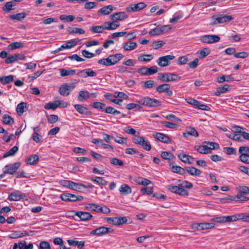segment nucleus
Instances as JSON below:
<instances>
[{"label": "nucleus", "mask_w": 249, "mask_h": 249, "mask_svg": "<svg viewBox=\"0 0 249 249\" xmlns=\"http://www.w3.org/2000/svg\"><path fill=\"white\" fill-rule=\"evenodd\" d=\"M124 55L121 53H116L114 55H110L107 58H103L98 61V64L106 66H110L116 64L120 61Z\"/></svg>", "instance_id": "obj_1"}, {"label": "nucleus", "mask_w": 249, "mask_h": 249, "mask_svg": "<svg viewBox=\"0 0 249 249\" xmlns=\"http://www.w3.org/2000/svg\"><path fill=\"white\" fill-rule=\"evenodd\" d=\"M158 78L163 82H169L178 81L181 79V77L175 73L165 72L159 73Z\"/></svg>", "instance_id": "obj_2"}, {"label": "nucleus", "mask_w": 249, "mask_h": 249, "mask_svg": "<svg viewBox=\"0 0 249 249\" xmlns=\"http://www.w3.org/2000/svg\"><path fill=\"white\" fill-rule=\"evenodd\" d=\"M138 102L141 105L153 107H160L161 105L159 100L148 97L142 98Z\"/></svg>", "instance_id": "obj_3"}, {"label": "nucleus", "mask_w": 249, "mask_h": 249, "mask_svg": "<svg viewBox=\"0 0 249 249\" xmlns=\"http://www.w3.org/2000/svg\"><path fill=\"white\" fill-rule=\"evenodd\" d=\"M85 209L91 212L102 213H108L110 212V209L107 206L101 207L99 205L94 204H88L85 206Z\"/></svg>", "instance_id": "obj_4"}, {"label": "nucleus", "mask_w": 249, "mask_h": 249, "mask_svg": "<svg viewBox=\"0 0 249 249\" xmlns=\"http://www.w3.org/2000/svg\"><path fill=\"white\" fill-rule=\"evenodd\" d=\"M114 231V230L111 228L102 226L91 231L90 234L101 236L108 233H113Z\"/></svg>", "instance_id": "obj_5"}, {"label": "nucleus", "mask_w": 249, "mask_h": 249, "mask_svg": "<svg viewBox=\"0 0 249 249\" xmlns=\"http://www.w3.org/2000/svg\"><path fill=\"white\" fill-rule=\"evenodd\" d=\"M75 87V84L72 83L63 84L59 89V93L62 96H68Z\"/></svg>", "instance_id": "obj_6"}, {"label": "nucleus", "mask_w": 249, "mask_h": 249, "mask_svg": "<svg viewBox=\"0 0 249 249\" xmlns=\"http://www.w3.org/2000/svg\"><path fill=\"white\" fill-rule=\"evenodd\" d=\"M132 141L134 143L141 145L146 151H150L151 149L150 142L145 141L143 137L137 136L134 138Z\"/></svg>", "instance_id": "obj_7"}, {"label": "nucleus", "mask_w": 249, "mask_h": 249, "mask_svg": "<svg viewBox=\"0 0 249 249\" xmlns=\"http://www.w3.org/2000/svg\"><path fill=\"white\" fill-rule=\"evenodd\" d=\"M220 39L219 36L215 35H204L200 37V41L207 44H212L218 42Z\"/></svg>", "instance_id": "obj_8"}, {"label": "nucleus", "mask_w": 249, "mask_h": 249, "mask_svg": "<svg viewBox=\"0 0 249 249\" xmlns=\"http://www.w3.org/2000/svg\"><path fill=\"white\" fill-rule=\"evenodd\" d=\"M175 58V56L173 55H167L160 57L157 60V63L161 67H164L168 66L170 64V60Z\"/></svg>", "instance_id": "obj_9"}, {"label": "nucleus", "mask_w": 249, "mask_h": 249, "mask_svg": "<svg viewBox=\"0 0 249 249\" xmlns=\"http://www.w3.org/2000/svg\"><path fill=\"white\" fill-rule=\"evenodd\" d=\"M60 198L65 201H80L84 199L83 196H75V195L70 193H63L61 195Z\"/></svg>", "instance_id": "obj_10"}, {"label": "nucleus", "mask_w": 249, "mask_h": 249, "mask_svg": "<svg viewBox=\"0 0 249 249\" xmlns=\"http://www.w3.org/2000/svg\"><path fill=\"white\" fill-rule=\"evenodd\" d=\"M147 5L143 2H140L137 3H132L129 6L126 7V11L128 12H138L144 9Z\"/></svg>", "instance_id": "obj_11"}, {"label": "nucleus", "mask_w": 249, "mask_h": 249, "mask_svg": "<svg viewBox=\"0 0 249 249\" xmlns=\"http://www.w3.org/2000/svg\"><path fill=\"white\" fill-rule=\"evenodd\" d=\"M128 18V15L124 12H119L113 13L109 16V18L118 23V21H123Z\"/></svg>", "instance_id": "obj_12"}, {"label": "nucleus", "mask_w": 249, "mask_h": 249, "mask_svg": "<svg viewBox=\"0 0 249 249\" xmlns=\"http://www.w3.org/2000/svg\"><path fill=\"white\" fill-rule=\"evenodd\" d=\"M20 166V162H16L12 164L7 165L5 166L6 170L3 172V173L4 175L6 174L13 175L19 169Z\"/></svg>", "instance_id": "obj_13"}, {"label": "nucleus", "mask_w": 249, "mask_h": 249, "mask_svg": "<svg viewBox=\"0 0 249 249\" xmlns=\"http://www.w3.org/2000/svg\"><path fill=\"white\" fill-rule=\"evenodd\" d=\"M154 137L157 140L165 143H171V138L166 134L156 132L153 134Z\"/></svg>", "instance_id": "obj_14"}, {"label": "nucleus", "mask_w": 249, "mask_h": 249, "mask_svg": "<svg viewBox=\"0 0 249 249\" xmlns=\"http://www.w3.org/2000/svg\"><path fill=\"white\" fill-rule=\"evenodd\" d=\"M214 21L213 22V24L215 25L218 23H223L227 22H229L233 19V18L231 16L225 15L223 16L214 18L213 17Z\"/></svg>", "instance_id": "obj_15"}, {"label": "nucleus", "mask_w": 249, "mask_h": 249, "mask_svg": "<svg viewBox=\"0 0 249 249\" xmlns=\"http://www.w3.org/2000/svg\"><path fill=\"white\" fill-rule=\"evenodd\" d=\"M77 75L83 78L87 77H94L96 75V73L91 69H87L80 71Z\"/></svg>", "instance_id": "obj_16"}, {"label": "nucleus", "mask_w": 249, "mask_h": 249, "mask_svg": "<svg viewBox=\"0 0 249 249\" xmlns=\"http://www.w3.org/2000/svg\"><path fill=\"white\" fill-rule=\"evenodd\" d=\"M214 227V224L213 223H196L193 225V228L196 229L197 230L211 229Z\"/></svg>", "instance_id": "obj_17"}, {"label": "nucleus", "mask_w": 249, "mask_h": 249, "mask_svg": "<svg viewBox=\"0 0 249 249\" xmlns=\"http://www.w3.org/2000/svg\"><path fill=\"white\" fill-rule=\"evenodd\" d=\"M178 157L183 162L186 164H191L194 161V158L192 156L187 155L184 153H180L178 154Z\"/></svg>", "instance_id": "obj_18"}, {"label": "nucleus", "mask_w": 249, "mask_h": 249, "mask_svg": "<svg viewBox=\"0 0 249 249\" xmlns=\"http://www.w3.org/2000/svg\"><path fill=\"white\" fill-rule=\"evenodd\" d=\"M74 107L80 114L89 116L92 114L91 112L87 107H84L82 105H74Z\"/></svg>", "instance_id": "obj_19"}, {"label": "nucleus", "mask_w": 249, "mask_h": 249, "mask_svg": "<svg viewBox=\"0 0 249 249\" xmlns=\"http://www.w3.org/2000/svg\"><path fill=\"white\" fill-rule=\"evenodd\" d=\"M113 10L114 7L111 5L105 6L98 11L97 14L99 15H107L111 13Z\"/></svg>", "instance_id": "obj_20"}, {"label": "nucleus", "mask_w": 249, "mask_h": 249, "mask_svg": "<svg viewBox=\"0 0 249 249\" xmlns=\"http://www.w3.org/2000/svg\"><path fill=\"white\" fill-rule=\"evenodd\" d=\"M75 215L78 216L82 221L89 220L92 217V215L90 213L81 211L76 212Z\"/></svg>", "instance_id": "obj_21"}, {"label": "nucleus", "mask_w": 249, "mask_h": 249, "mask_svg": "<svg viewBox=\"0 0 249 249\" xmlns=\"http://www.w3.org/2000/svg\"><path fill=\"white\" fill-rule=\"evenodd\" d=\"M61 105V101L59 100H55L53 102H50L46 104L44 106V108L46 109H53L55 110L58 107H60Z\"/></svg>", "instance_id": "obj_22"}, {"label": "nucleus", "mask_w": 249, "mask_h": 249, "mask_svg": "<svg viewBox=\"0 0 249 249\" xmlns=\"http://www.w3.org/2000/svg\"><path fill=\"white\" fill-rule=\"evenodd\" d=\"M103 24L105 29L107 30H115L120 26L119 23H116L114 21H112V22H105Z\"/></svg>", "instance_id": "obj_23"}, {"label": "nucleus", "mask_w": 249, "mask_h": 249, "mask_svg": "<svg viewBox=\"0 0 249 249\" xmlns=\"http://www.w3.org/2000/svg\"><path fill=\"white\" fill-rule=\"evenodd\" d=\"M90 179L97 184L102 186H106L108 183V182L103 177H92L90 178Z\"/></svg>", "instance_id": "obj_24"}, {"label": "nucleus", "mask_w": 249, "mask_h": 249, "mask_svg": "<svg viewBox=\"0 0 249 249\" xmlns=\"http://www.w3.org/2000/svg\"><path fill=\"white\" fill-rule=\"evenodd\" d=\"M183 135L184 137H187L188 135L197 137L198 133L194 127H190L186 128V132L183 133Z\"/></svg>", "instance_id": "obj_25"}, {"label": "nucleus", "mask_w": 249, "mask_h": 249, "mask_svg": "<svg viewBox=\"0 0 249 249\" xmlns=\"http://www.w3.org/2000/svg\"><path fill=\"white\" fill-rule=\"evenodd\" d=\"M137 46L136 42L129 41L124 43L123 48L125 51H131L135 49Z\"/></svg>", "instance_id": "obj_26"}, {"label": "nucleus", "mask_w": 249, "mask_h": 249, "mask_svg": "<svg viewBox=\"0 0 249 249\" xmlns=\"http://www.w3.org/2000/svg\"><path fill=\"white\" fill-rule=\"evenodd\" d=\"M186 172L192 176H199L201 174V171L196 168L190 166L185 168Z\"/></svg>", "instance_id": "obj_27"}, {"label": "nucleus", "mask_w": 249, "mask_h": 249, "mask_svg": "<svg viewBox=\"0 0 249 249\" xmlns=\"http://www.w3.org/2000/svg\"><path fill=\"white\" fill-rule=\"evenodd\" d=\"M39 157L38 155L36 154L32 155L27 158L26 163L30 165H35L37 163Z\"/></svg>", "instance_id": "obj_28"}, {"label": "nucleus", "mask_w": 249, "mask_h": 249, "mask_svg": "<svg viewBox=\"0 0 249 249\" xmlns=\"http://www.w3.org/2000/svg\"><path fill=\"white\" fill-rule=\"evenodd\" d=\"M90 94L87 90H81L79 92L77 96V99L79 102H82L83 99H87L89 98Z\"/></svg>", "instance_id": "obj_29"}, {"label": "nucleus", "mask_w": 249, "mask_h": 249, "mask_svg": "<svg viewBox=\"0 0 249 249\" xmlns=\"http://www.w3.org/2000/svg\"><path fill=\"white\" fill-rule=\"evenodd\" d=\"M231 86L229 85H225L222 87H218L215 93V95L219 96L221 94L224 93L230 89Z\"/></svg>", "instance_id": "obj_30"}, {"label": "nucleus", "mask_w": 249, "mask_h": 249, "mask_svg": "<svg viewBox=\"0 0 249 249\" xmlns=\"http://www.w3.org/2000/svg\"><path fill=\"white\" fill-rule=\"evenodd\" d=\"M119 191L121 194L124 195H127L131 193L132 190L127 184H124L120 186Z\"/></svg>", "instance_id": "obj_31"}, {"label": "nucleus", "mask_w": 249, "mask_h": 249, "mask_svg": "<svg viewBox=\"0 0 249 249\" xmlns=\"http://www.w3.org/2000/svg\"><path fill=\"white\" fill-rule=\"evenodd\" d=\"M241 220L240 213L234 214L232 215L225 216V222H234Z\"/></svg>", "instance_id": "obj_32"}, {"label": "nucleus", "mask_w": 249, "mask_h": 249, "mask_svg": "<svg viewBox=\"0 0 249 249\" xmlns=\"http://www.w3.org/2000/svg\"><path fill=\"white\" fill-rule=\"evenodd\" d=\"M28 107V104L24 102H21L18 105L16 110L17 114L18 115H21L25 111L24 109L27 108Z\"/></svg>", "instance_id": "obj_33"}, {"label": "nucleus", "mask_w": 249, "mask_h": 249, "mask_svg": "<svg viewBox=\"0 0 249 249\" xmlns=\"http://www.w3.org/2000/svg\"><path fill=\"white\" fill-rule=\"evenodd\" d=\"M24 194L22 193L18 194L14 192L9 196L8 199L11 201H18L22 198Z\"/></svg>", "instance_id": "obj_34"}, {"label": "nucleus", "mask_w": 249, "mask_h": 249, "mask_svg": "<svg viewBox=\"0 0 249 249\" xmlns=\"http://www.w3.org/2000/svg\"><path fill=\"white\" fill-rule=\"evenodd\" d=\"M245 195L238 192L236 196L234 197L232 200L235 201L241 202H246L249 200V197L246 196Z\"/></svg>", "instance_id": "obj_35"}, {"label": "nucleus", "mask_w": 249, "mask_h": 249, "mask_svg": "<svg viewBox=\"0 0 249 249\" xmlns=\"http://www.w3.org/2000/svg\"><path fill=\"white\" fill-rule=\"evenodd\" d=\"M13 81L14 76L12 75L0 77V83L3 85L9 84L12 82Z\"/></svg>", "instance_id": "obj_36"}, {"label": "nucleus", "mask_w": 249, "mask_h": 249, "mask_svg": "<svg viewBox=\"0 0 249 249\" xmlns=\"http://www.w3.org/2000/svg\"><path fill=\"white\" fill-rule=\"evenodd\" d=\"M67 32L69 34H84L85 31L81 28H78L76 27H69L67 29Z\"/></svg>", "instance_id": "obj_37"}, {"label": "nucleus", "mask_w": 249, "mask_h": 249, "mask_svg": "<svg viewBox=\"0 0 249 249\" xmlns=\"http://www.w3.org/2000/svg\"><path fill=\"white\" fill-rule=\"evenodd\" d=\"M171 170L172 172L175 173H177L180 175H184L186 173L185 168H183L179 166L172 165L171 166Z\"/></svg>", "instance_id": "obj_38"}, {"label": "nucleus", "mask_w": 249, "mask_h": 249, "mask_svg": "<svg viewBox=\"0 0 249 249\" xmlns=\"http://www.w3.org/2000/svg\"><path fill=\"white\" fill-rule=\"evenodd\" d=\"M60 75L62 77L70 76L74 75L76 71L74 70H66L64 69H61L59 70Z\"/></svg>", "instance_id": "obj_39"}, {"label": "nucleus", "mask_w": 249, "mask_h": 249, "mask_svg": "<svg viewBox=\"0 0 249 249\" xmlns=\"http://www.w3.org/2000/svg\"><path fill=\"white\" fill-rule=\"evenodd\" d=\"M135 181L138 184L146 186L151 183V181L148 179L143 178L142 177H138L135 179Z\"/></svg>", "instance_id": "obj_40"}, {"label": "nucleus", "mask_w": 249, "mask_h": 249, "mask_svg": "<svg viewBox=\"0 0 249 249\" xmlns=\"http://www.w3.org/2000/svg\"><path fill=\"white\" fill-rule=\"evenodd\" d=\"M153 59V56L152 54H142L138 56V59L140 62H149Z\"/></svg>", "instance_id": "obj_41"}, {"label": "nucleus", "mask_w": 249, "mask_h": 249, "mask_svg": "<svg viewBox=\"0 0 249 249\" xmlns=\"http://www.w3.org/2000/svg\"><path fill=\"white\" fill-rule=\"evenodd\" d=\"M195 148L200 154H206L209 153V148L207 145H196Z\"/></svg>", "instance_id": "obj_42"}, {"label": "nucleus", "mask_w": 249, "mask_h": 249, "mask_svg": "<svg viewBox=\"0 0 249 249\" xmlns=\"http://www.w3.org/2000/svg\"><path fill=\"white\" fill-rule=\"evenodd\" d=\"M18 247L19 249H33V245L32 243H29L27 245L25 241H22L18 242Z\"/></svg>", "instance_id": "obj_43"}, {"label": "nucleus", "mask_w": 249, "mask_h": 249, "mask_svg": "<svg viewBox=\"0 0 249 249\" xmlns=\"http://www.w3.org/2000/svg\"><path fill=\"white\" fill-rule=\"evenodd\" d=\"M170 86L168 84H163L158 86L156 88V90L159 93L165 92L167 89H169Z\"/></svg>", "instance_id": "obj_44"}, {"label": "nucleus", "mask_w": 249, "mask_h": 249, "mask_svg": "<svg viewBox=\"0 0 249 249\" xmlns=\"http://www.w3.org/2000/svg\"><path fill=\"white\" fill-rule=\"evenodd\" d=\"M25 13L23 12L10 15V18L12 20H17L20 21L23 19L25 17Z\"/></svg>", "instance_id": "obj_45"}, {"label": "nucleus", "mask_w": 249, "mask_h": 249, "mask_svg": "<svg viewBox=\"0 0 249 249\" xmlns=\"http://www.w3.org/2000/svg\"><path fill=\"white\" fill-rule=\"evenodd\" d=\"M18 148L17 146H14L11 149H10L8 151L6 152L3 155V158H6L9 156H13L15 154V153L18 151Z\"/></svg>", "instance_id": "obj_46"}, {"label": "nucleus", "mask_w": 249, "mask_h": 249, "mask_svg": "<svg viewBox=\"0 0 249 249\" xmlns=\"http://www.w3.org/2000/svg\"><path fill=\"white\" fill-rule=\"evenodd\" d=\"M160 156L162 159L168 160L173 159L174 157V155L172 153L167 151L161 152Z\"/></svg>", "instance_id": "obj_47"}, {"label": "nucleus", "mask_w": 249, "mask_h": 249, "mask_svg": "<svg viewBox=\"0 0 249 249\" xmlns=\"http://www.w3.org/2000/svg\"><path fill=\"white\" fill-rule=\"evenodd\" d=\"M16 5L15 4H13L12 1H9L5 3V4L2 7V10L6 12H9L11 10H13V6Z\"/></svg>", "instance_id": "obj_48"}, {"label": "nucleus", "mask_w": 249, "mask_h": 249, "mask_svg": "<svg viewBox=\"0 0 249 249\" xmlns=\"http://www.w3.org/2000/svg\"><path fill=\"white\" fill-rule=\"evenodd\" d=\"M2 121L3 123L8 125L12 124L14 123V119L12 118L10 116L7 114H5L3 116Z\"/></svg>", "instance_id": "obj_49"}, {"label": "nucleus", "mask_w": 249, "mask_h": 249, "mask_svg": "<svg viewBox=\"0 0 249 249\" xmlns=\"http://www.w3.org/2000/svg\"><path fill=\"white\" fill-rule=\"evenodd\" d=\"M127 221V219L126 217L125 216H124V217L116 216L115 225H123L124 224L126 223Z\"/></svg>", "instance_id": "obj_50"}, {"label": "nucleus", "mask_w": 249, "mask_h": 249, "mask_svg": "<svg viewBox=\"0 0 249 249\" xmlns=\"http://www.w3.org/2000/svg\"><path fill=\"white\" fill-rule=\"evenodd\" d=\"M226 135L227 137L232 140L238 141V142H242L243 140L241 137L238 134H233L231 133H227Z\"/></svg>", "instance_id": "obj_51"}, {"label": "nucleus", "mask_w": 249, "mask_h": 249, "mask_svg": "<svg viewBox=\"0 0 249 249\" xmlns=\"http://www.w3.org/2000/svg\"><path fill=\"white\" fill-rule=\"evenodd\" d=\"M211 53V51L208 48H205L200 51L199 57L203 59L208 56Z\"/></svg>", "instance_id": "obj_52"}, {"label": "nucleus", "mask_w": 249, "mask_h": 249, "mask_svg": "<svg viewBox=\"0 0 249 249\" xmlns=\"http://www.w3.org/2000/svg\"><path fill=\"white\" fill-rule=\"evenodd\" d=\"M104 30V24L102 26H95L90 28V30L94 33H102Z\"/></svg>", "instance_id": "obj_53"}, {"label": "nucleus", "mask_w": 249, "mask_h": 249, "mask_svg": "<svg viewBox=\"0 0 249 249\" xmlns=\"http://www.w3.org/2000/svg\"><path fill=\"white\" fill-rule=\"evenodd\" d=\"M177 191L176 194L181 196H187L188 195V192L182 187V185L177 186Z\"/></svg>", "instance_id": "obj_54"}, {"label": "nucleus", "mask_w": 249, "mask_h": 249, "mask_svg": "<svg viewBox=\"0 0 249 249\" xmlns=\"http://www.w3.org/2000/svg\"><path fill=\"white\" fill-rule=\"evenodd\" d=\"M24 46V43L20 42H15L11 43L9 45L11 50H14L18 48H22Z\"/></svg>", "instance_id": "obj_55"}, {"label": "nucleus", "mask_w": 249, "mask_h": 249, "mask_svg": "<svg viewBox=\"0 0 249 249\" xmlns=\"http://www.w3.org/2000/svg\"><path fill=\"white\" fill-rule=\"evenodd\" d=\"M104 111L107 113L111 114H120V111L114 109L113 107H107L105 109H103Z\"/></svg>", "instance_id": "obj_56"}, {"label": "nucleus", "mask_w": 249, "mask_h": 249, "mask_svg": "<svg viewBox=\"0 0 249 249\" xmlns=\"http://www.w3.org/2000/svg\"><path fill=\"white\" fill-rule=\"evenodd\" d=\"M110 163L114 165H119L120 166H123L124 165V162L122 160L116 158H112L110 159Z\"/></svg>", "instance_id": "obj_57"}, {"label": "nucleus", "mask_w": 249, "mask_h": 249, "mask_svg": "<svg viewBox=\"0 0 249 249\" xmlns=\"http://www.w3.org/2000/svg\"><path fill=\"white\" fill-rule=\"evenodd\" d=\"M48 122L50 124H53L56 123L58 120V117L56 115H47Z\"/></svg>", "instance_id": "obj_58"}, {"label": "nucleus", "mask_w": 249, "mask_h": 249, "mask_svg": "<svg viewBox=\"0 0 249 249\" xmlns=\"http://www.w3.org/2000/svg\"><path fill=\"white\" fill-rule=\"evenodd\" d=\"M165 44V42L161 40L154 41L152 44V47L155 50L158 49Z\"/></svg>", "instance_id": "obj_59"}, {"label": "nucleus", "mask_w": 249, "mask_h": 249, "mask_svg": "<svg viewBox=\"0 0 249 249\" xmlns=\"http://www.w3.org/2000/svg\"><path fill=\"white\" fill-rule=\"evenodd\" d=\"M74 17L72 15H62L60 16V19L61 20H65L70 22L72 21L74 19Z\"/></svg>", "instance_id": "obj_60"}, {"label": "nucleus", "mask_w": 249, "mask_h": 249, "mask_svg": "<svg viewBox=\"0 0 249 249\" xmlns=\"http://www.w3.org/2000/svg\"><path fill=\"white\" fill-rule=\"evenodd\" d=\"M224 152L227 155H235L236 150L234 148L230 147H226L224 148Z\"/></svg>", "instance_id": "obj_61"}, {"label": "nucleus", "mask_w": 249, "mask_h": 249, "mask_svg": "<svg viewBox=\"0 0 249 249\" xmlns=\"http://www.w3.org/2000/svg\"><path fill=\"white\" fill-rule=\"evenodd\" d=\"M238 192L244 194H249V187L248 186H239L238 188Z\"/></svg>", "instance_id": "obj_62"}, {"label": "nucleus", "mask_w": 249, "mask_h": 249, "mask_svg": "<svg viewBox=\"0 0 249 249\" xmlns=\"http://www.w3.org/2000/svg\"><path fill=\"white\" fill-rule=\"evenodd\" d=\"M39 249H51L50 245L47 241H41L39 244Z\"/></svg>", "instance_id": "obj_63"}, {"label": "nucleus", "mask_w": 249, "mask_h": 249, "mask_svg": "<svg viewBox=\"0 0 249 249\" xmlns=\"http://www.w3.org/2000/svg\"><path fill=\"white\" fill-rule=\"evenodd\" d=\"M240 160L244 163L249 164V155L243 154L239 156Z\"/></svg>", "instance_id": "obj_64"}]
</instances>
